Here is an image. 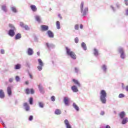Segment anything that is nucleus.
Here are the masks:
<instances>
[{
	"label": "nucleus",
	"instance_id": "41",
	"mask_svg": "<svg viewBox=\"0 0 128 128\" xmlns=\"http://www.w3.org/2000/svg\"><path fill=\"white\" fill-rule=\"evenodd\" d=\"M23 28H24L26 30H30V27H28V25H24Z\"/></svg>",
	"mask_w": 128,
	"mask_h": 128
},
{
	"label": "nucleus",
	"instance_id": "10",
	"mask_svg": "<svg viewBox=\"0 0 128 128\" xmlns=\"http://www.w3.org/2000/svg\"><path fill=\"white\" fill-rule=\"evenodd\" d=\"M40 28L42 32H46V30H48V26L46 25H42Z\"/></svg>",
	"mask_w": 128,
	"mask_h": 128
},
{
	"label": "nucleus",
	"instance_id": "3",
	"mask_svg": "<svg viewBox=\"0 0 128 128\" xmlns=\"http://www.w3.org/2000/svg\"><path fill=\"white\" fill-rule=\"evenodd\" d=\"M84 2H82L80 8L81 14H82V16H84V18H86V14L88 12V7H85L84 8Z\"/></svg>",
	"mask_w": 128,
	"mask_h": 128
},
{
	"label": "nucleus",
	"instance_id": "21",
	"mask_svg": "<svg viewBox=\"0 0 128 128\" xmlns=\"http://www.w3.org/2000/svg\"><path fill=\"white\" fill-rule=\"evenodd\" d=\"M64 104H66V106H69L70 100H68V98L64 97Z\"/></svg>",
	"mask_w": 128,
	"mask_h": 128
},
{
	"label": "nucleus",
	"instance_id": "11",
	"mask_svg": "<svg viewBox=\"0 0 128 128\" xmlns=\"http://www.w3.org/2000/svg\"><path fill=\"white\" fill-rule=\"evenodd\" d=\"M101 68L104 72V74H106V72H108V66L106 64H103L101 66Z\"/></svg>",
	"mask_w": 128,
	"mask_h": 128
},
{
	"label": "nucleus",
	"instance_id": "63",
	"mask_svg": "<svg viewBox=\"0 0 128 128\" xmlns=\"http://www.w3.org/2000/svg\"><path fill=\"white\" fill-rule=\"evenodd\" d=\"M25 84H26V85L28 84V81H26V82H25Z\"/></svg>",
	"mask_w": 128,
	"mask_h": 128
},
{
	"label": "nucleus",
	"instance_id": "49",
	"mask_svg": "<svg viewBox=\"0 0 128 128\" xmlns=\"http://www.w3.org/2000/svg\"><path fill=\"white\" fill-rule=\"evenodd\" d=\"M74 42H75L76 44H78V37L75 38Z\"/></svg>",
	"mask_w": 128,
	"mask_h": 128
},
{
	"label": "nucleus",
	"instance_id": "55",
	"mask_svg": "<svg viewBox=\"0 0 128 128\" xmlns=\"http://www.w3.org/2000/svg\"><path fill=\"white\" fill-rule=\"evenodd\" d=\"M14 104L16 106H18V100H16L14 101Z\"/></svg>",
	"mask_w": 128,
	"mask_h": 128
},
{
	"label": "nucleus",
	"instance_id": "33",
	"mask_svg": "<svg viewBox=\"0 0 128 128\" xmlns=\"http://www.w3.org/2000/svg\"><path fill=\"white\" fill-rule=\"evenodd\" d=\"M56 26L58 30H60V21L56 22Z\"/></svg>",
	"mask_w": 128,
	"mask_h": 128
},
{
	"label": "nucleus",
	"instance_id": "7",
	"mask_svg": "<svg viewBox=\"0 0 128 128\" xmlns=\"http://www.w3.org/2000/svg\"><path fill=\"white\" fill-rule=\"evenodd\" d=\"M16 30H14L12 29H10L8 31V34L11 38H14L16 36Z\"/></svg>",
	"mask_w": 128,
	"mask_h": 128
},
{
	"label": "nucleus",
	"instance_id": "14",
	"mask_svg": "<svg viewBox=\"0 0 128 128\" xmlns=\"http://www.w3.org/2000/svg\"><path fill=\"white\" fill-rule=\"evenodd\" d=\"M27 54L28 56H32V54H34V50L32 48H28Z\"/></svg>",
	"mask_w": 128,
	"mask_h": 128
},
{
	"label": "nucleus",
	"instance_id": "61",
	"mask_svg": "<svg viewBox=\"0 0 128 128\" xmlns=\"http://www.w3.org/2000/svg\"><path fill=\"white\" fill-rule=\"evenodd\" d=\"M58 16L60 18V20L62 18V15H60V14H58Z\"/></svg>",
	"mask_w": 128,
	"mask_h": 128
},
{
	"label": "nucleus",
	"instance_id": "30",
	"mask_svg": "<svg viewBox=\"0 0 128 128\" xmlns=\"http://www.w3.org/2000/svg\"><path fill=\"white\" fill-rule=\"evenodd\" d=\"M54 114L57 115L62 114V110L60 109H56L54 111Z\"/></svg>",
	"mask_w": 128,
	"mask_h": 128
},
{
	"label": "nucleus",
	"instance_id": "52",
	"mask_svg": "<svg viewBox=\"0 0 128 128\" xmlns=\"http://www.w3.org/2000/svg\"><path fill=\"white\" fill-rule=\"evenodd\" d=\"M30 94H34V90L32 88L30 89Z\"/></svg>",
	"mask_w": 128,
	"mask_h": 128
},
{
	"label": "nucleus",
	"instance_id": "35",
	"mask_svg": "<svg viewBox=\"0 0 128 128\" xmlns=\"http://www.w3.org/2000/svg\"><path fill=\"white\" fill-rule=\"evenodd\" d=\"M35 18L36 22H40V16L36 15L35 16Z\"/></svg>",
	"mask_w": 128,
	"mask_h": 128
},
{
	"label": "nucleus",
	"instance_id": "40",
	"mask_svg": "<svg viewBox=\"0 0 128 128\" xmlns=\"http://www.w3.org/2000/svg\"><path fill=\"white\" fill-rule=\"evenodd\" d=\"M26 66L28 68H30V63L28 61L26 62Z\"/></svg>",
	"mask_w": 128,
	"mask_h": 128
},
{
	"label": "nucleus",
	"instance_id": "48",
	"mask_svg": "<svg viewBox=\"0 0 128 128\" xmlns=\"http://www.w3.org/2000/svg\"><path fill=\"white\" fill-rule=\"evenodd\" d=\"M122 89L124 90H126V86H124V84L122 83Z\"/></svg>",
	"mask_w": 128,
	"mask_h": 128
},
{
	"label": "nucleus",
	"instance_id": "50",
	"mask_svg": "<svg viewBox=\"0 0 128 128\" xmlns=\"http://www.w3.org/2000/svg\"><path fill=\"white\" fill-rule=\"evenodd\" d=\"M116 8H117L118 9L120 8V4L118 3H116Z\"/></svg>",
	"mask_w": 128,
	"mask_h": 128
},
{
	"label": "nucleus",
	"instance_id": "5",
	"mask_svg": "<svg viewBox=\"0 0 128 128\" xmlns=\"http://www.w3.org/2000/svg\"><path fill=\"white\" fill-rule=\"evenodd\" d=\"M118 52L120 54V58L122 60L126 58V53L124 52V49L123 48L120 47L118 48Z\"/></svg>",
	"mask_w": 128,
	"mask_h": 128
},
{
	"label": "nucleus",
	"instance_id": "20",
	"mask_svg": "<svg viewBox=\"0 0 128 128\" xmlns=\"http://www.w3.org/2000/svg\"><path fill=\"white\" fill-rule=\"evenodd\" d=\"M119 116H120V120H122V118H124V117L126 116V112L124 111L121 112L119 114Z\"/></svg>",
	"mask_w": 128,
	"mask_h": 128
},
{
	"label": "nucleus",
	"instance_id": "54",
	"mask_svg": "<svg viewBox=\"0 0 128 128\" xmlns=\"http://www.w3.org/2000/svg\"><path fill=\"white\" fill-rule=\"evenodd\" d=\"M100 128H112L110 125H106L104 127H100Z\"/></svg>",
	"mask_w": 128,
	"mask_h": 128
},
{
	"label": "nucleus",
	"instance_id": "23",
	"mask_svg": "<svg viewBox=\"0 0 128 128\" xmlns=\"http://www.w3.org/2000/svg\"><path fill=\"white\" fill-rule=\"evenodd\" d=\"M1 9L4 12H8V8H6V5H2L1 6Z\"/></svg>",
	"mask_w": 128,
	"mask_h": 128
},
{
	"label": "nucleus",
	"instance_id": "9",
	"mask_svg": "<svg viewBox=\"0 0 128 128\" xmlns=\"http://www.w3.org/2000/svg\"><path fill=\"white\" fill-rule=\"evenodd\" d=\"M64 124L66 126V128H72V125H70V122L68 119H66L64 120Z\"/></svg>",
	"mask_w": 128,
	"mask_h": 128
},
{
	"label": "nucleus",
	"instance_id": "46",
	"mask_svg": "<svg viewBox=\"0 0 128 128\" xmlns=\"http://www.w3.org/2000/svg\"><path fill=\"white\" fill-rule=\"evenodd\" d=\"M50 100L52 102H56V96H51Z\"/></svg>",
	"mask_w": 128,
	"mask_h": 128
},
{
	"label": "nucleus",
	"instance_id": "42",
	"mask_svg": "<svg viewBox=\"0 0 128 128\" xmlns=\"http://www.w3.org/2000/svg\"><path fill=\"white\" fill-rule=\"evenodd\" d=\"M125 96L124 94H120L118 95L119 98H124Z\"/></svg>",
	"mask_w": 128,
	"mask_h": 128
},
{
	"label": "nucleus",
	"instance_id": "17",
	"mask_svg": "<svg viewBox=\"0 0 128 128\" xmlns=\"http://www.w3.org/2000/svg\"><path fill=\"white\" fill-rule=\"evenodd\" d=\"M20 38H22V34L20 33H18L15 35L14 40H20Z\"/></svg>",
	"mask_w": 128,
	"mask_h": 128
},
{
	"label": "nucleus",
	"instance_id": "4",
	"mask_svg": "<svg viewBox=\"0 0 128 128\" xmlns=\"http://www.w3.org/2000/svg\"><path fill=\"white\" fill-rule=\"evenodd\" d=\"M45 48L48 50V52H50L52 50L56 48V45L52 43L46 42L45 43Z\"/></svg>",
	"mask_w": 128,
	"mask_h": 128
},
{
	"label": "nucleus",
	"instance_id": "62",
	"mask_svg": "<svg viewBox=\"0 0 128 128\" xmlns=\"http://www.w3.org/2000/svg\"><path fill=\"white\" fill-rule=\"evenodd\" d=\"M126 92H128V86H126L125 88Z\"/></svg>",
	"mask_w": 128,
	"mask_h": 128
},
{
	"label": "nucleus",
	"instance_id": "57",
	"mask_svg": "<svg viewBox=\"0 0 128 128\" xmlns=\"http://www.w3.org/2000/svg\"><path fill=\"white\" fill-rule=\"evenodd\" d=\"M14 81V78H10L9 79V82H12Z\"/></svg>",
	"mask_w": 128,
	"mask_h": 128
},
{
	"label": "nucleus",
	"instance_id": "24",
	"mask_svg": "<svg viewBox=\"0 0 128 128\" xmlns=\"http://www.w3.org/2000/svg\"><path fill=\"white\" fill-rule=\"evenodd\" d=\"M10 10L12 12H14V14H17L18 12V10H16V6H10Z\"/></svg>",
	"mask_w": 128,
	"mask_h": 128
},
{
	"label": "nucleus",
	"instance_id": "64",
	"mask_svg": "<svg viewBox=\"0 0 128 128\" xmlns=\"http://www.w3.org/2000/svg\"><path fill=\"white\" fill-rule=\"evenodd\" d=\"M40 53L39 52H37L38 56H40Z\"/></svg>",
	"mask_w": 128,
	"mask_h": 128
},
{
	"label": "nucleus",
	"instance_id": "43",
	"mask_svg": "<svg viewBox=\"0 0 128 128\" xmlns=\"http://www.w3.org/2000/svg\"><path fill=\"white\" fill-rule=\"evenodd\" d=\"M16 80L17 82H18L20 80V78L19 76H16Z\"/></svg>",
	"mask_w": 128,
	"mask_h": 128
},
{
	"label": "nucleus",
	"instance_id": "59",
	"mask_svg": "<svg viewBox=\"0 0 128 128\" xmlns=\"http://www.w3.org/2000/svg\"><path fill=\"white\" fill-rule=\"evenodd\" d=\"M83 28H84V25H82V24H80V28L81 30H82Z\"/></svg>",
	"mask_w": 128,
	"mask_h": 128
},
{
	"label": "nucleus",
	"instance_id": "31",
	"mask_svg": "<svg viewBox=\"0 0 128 128\" xmlns=\"http://www.w3.org/2000/svg\"><path fill=\"white\" fill-rule=\"evenodd\" d=\"M8 26L10 28V30H16V28L14 26V24H9Z\"/></svg>",
	"mask_w": 128,
	"mask_h": 128
},
{
	"label": "nucleus",
	"instance_id": "56",
	"mask_svg": "<svg viewBox=\"0 0 128 128\" xmlns=\"http://www.w3.org/2000/svg\"><path fill=\"white\" fill-rule=\"evenodd\" d=\"M124 2L126 6H128V0H124Z\"/></svg>",
	"mask_w": 128,
	"mask_h": 128
},
{
	"label": "nucleus",
	"instance_id": "39",
	"mask_svg": "<svg viewBox=\"0 0 128 128\" xmlns=\"http://www.w3.org/2000/svg\"><path fill=\"white\" fill-rule=\"evenodd\" d=\"M80 28V26L78 25V24H76L74 26V30H78Z\"/></svg>",
	"mask_w": 128,
	"mask_h": 128
},
{
	"label": "nucleus",
	"instance_id": "58",
	"mask_svg": "<svg viewBox=\"0 0 128 128\" xmlns=\"http://www.w3.org/2000/svg\"><path fill=\"white\" fill-rule=\"evenodd\" d=\"M100 116H104V111H101L100 113Z\"/></svg>",
	"mask_w": 128,
	"mask_h": 128
},
{
	"label": "nucleus",
	"instance_id": "8",
	"mask_svg": "<svg viewBox=\"0 0 128 128\" xmlns=\"http://www.w3.org/2000/svg\"><path fill=\"white\" fill-rule=\"evenodd\" d=\"M23 106H24V110H25L26 112H30V107L28 102L24 103Z\"/></svg>",
	"mask_w": 128,
	"mask_h": 128
},
{
	"label": "nucleus",
	"instance_id": "29",
	"mask_svg": "<svg viewBox=\"0 0 128 128\" xmlns=\"http://www.w3.org/2000/svg\"><path fill=\"white\" fill-rule=\"evenodd\" d=\"M4 92L2 90H0V98H4Z\"/></svg>",
	"mask_w": 128,
	"mask_h": 128
},
{
	"label": "nucleus",
	"instance_id": "53",
	"mask_svg": "<svg viewBox=\"0 0 128 128\" xmlns=\"http://www.w3.org/2000/svg\"><path fill=\"white\" fill-rule=\"evenodd\" d=\"M28 74L30 78H31L32 80L34 78V76H32L30 73L28 72Z\"/></svg>",
	"mask_w": 128,
	"mask_h": 128
},
{
	"label": "nucleus",
	"instance_id": "2",
	"mask_svg": "<svg viewBox=\"0 0 128 128\" xmlns=\"http://www.w3.org/2000/svg\"><path fill=\"white\" fill-rule=\"evenodd\" d=\"M66 54L68 56H70L72 60H76V55L74 54V52L71 51L70 48L68 47H66Z\"/></svg>",
	"mask_w": 128,
	"mask_h": 128
},
{
	"label": "nucleus",
	"instance_id": "16",
	"mask_svg": "<svg viewBox=\"0 0 128 128\" xmlns=\"http://www.w3.org/2000/svg\"><path fill=\"white\" fill-rule=\"evenodd\" d=\"M38 88L40 94H44V87H42V86L41 84H39Z\"/></svg>",
	"mask_w": 128,
	"mask_h": 128
},
{
	"label": "nucleus",
	"instance_id": "27",
	"mask_svg": "<svg viewBox=\"0 0 128 128\" xmlns=\"http://www.w3.org/2000/svg\"><path fill=\"white\" fill-rule=\"evenodd\" d=\"M81 46L84 50H88V48L86 47V44L84 42H82L81 44Z\"/></svg>",
	"mask_w": 128,
	"mask_h": 128
},
{
	"label": "nucleus",
	"instance_id": "25",
	"mask_svg": "<svg viewBox=\"0 0 128 128\" xmlns=\"http://www.w3.org/2000/svg\"><path fill=\"white\" fill-rule=\"evenodd\" d=\"M72 106L76 112H80V108L76 104V103L73 102Z\"/></svg>",
	"mask_w": 128,
	"mask_h": 128
},
{
	"label": "nucleus",
	"instance_id": "13",
	"mask_svg": "<svg viewBox=\"0 0 128 128\" xmlns=\"http://www.w3.org/2000/svg\"><path fill=\"white\" fill-rule=\"evenodd\" d=\"M72 82H74V84H76V86H78L79 88H80V86H82V84H80V82H78V80L73 78Z\"/></svg>",
	"mask_w": 128,
	"mask_h": 128
},
{
	"label": "nucleus",
	"instance_id": "44",
	"mask_svg": "<svg viewBox=\"0 0 128 128\" xmlns=\"http://www.w3.org/2000/svg\"><path fill=\"white\" fill-rule=\"evenodd\" d=\"M26 94H30V89L28 88H26Z\"/></svg>",
	"mask_w": 128,
	"mask_h": 128
},
{
	"label": "nucleus",
	"instance_id": "32",
	"mask_svg": "<svg viewBox=\"0 0 128 128\" xmlns=\"http://www.w3.org/2000/svg\"><path fill=\"white\" fill-rule=\"evenodd\" d=\"M38 106L40 108H44V104L42 102H38Z\"/></svg>",
	"mask_w": 128,
	"mask_h": 128
},
{
	"label": "nucleus",
	"instance_id": "51",
	"mask_svg": "<svg viewBox=\"0 0 128 128\" xmlns=\"http://www.w3.org/2000/svg\"><path fill=\"white\" fill-rule=\"evenodd\" d=\"M0 52L1 54H5L4 50L1 49L0 50Z\"/></svg>",
	"mask_w": 128,
	"mask_h": 128
},
{
	"label": "nucleus",
	"instance_id": "22",
	"mask_svg": "<svg viewBox=\"0 0 128 128\" xmlns=\"http://www.w3.org/2000/svg\"><path fill=\"white\" fill-rule=\"evenodd\" d=\"M30 8L32 12H36L38 10V8H36V6L35 5H30Z\"/></svg>",
	"mask_w": 128,
	"mask_h": 128
},
{
	"label": "nucleus",
	"instance_id": "26",
	"mask_svg": "<svg viewBox=\"0 0 128 128\" xmlns=\"http://www.w3.org/2000/svg\"><path fill=\"white\" fill-rule=\"evenodd\" d=\"M7 92H8V94L9 96H12V88L10 86H8L7 88Z\"/></svg>",
	"mask_w": 128,
	"mask_h": 128
},
{
	"label": "nucleus",
	"instance_id": "60",
	"mask_svg": "<svg viewBox=\"0 0 128 128\" xmlns=\"http://www.w3.org/2000/svg\"><path fill=\"white\" fill-rule=\"evenodd\" d=\"M126 16H128V8L126 10Z\"/></svg>",
	"mask_w": 128,
	"mask_h": 128
},
{
	"label": "nucleus",
	"instance_id": "15",
	"mask_svg": "<svg viewBox=\"0 0 128 128\" xmlns=\"http://www.w3.org/2000/svg\"><path fill=\"white\" fill-rule=\"evenodd\" d=\"M71 90L73 92H78V86H76L74 85L71 87Z\"/></svg>",
	"mask_w": 128,
	"mask_h": 128
},
{
	"label": "nucleus",
	"instance_id": "36",
	"mask_svg": "<svg viewBox=\"0 0 128 128\" xmlns=\"http://www.w3.org/2000/svg\"><path fill=\"white\" fill-rule=\"evenodd\" d=\"M110 8L114 12H116V8H114L112 5H111Z\"/></svg>",
	"mask_w": 128,
	"mask_h": 128
},
{
	"label": "nucleus",
	"instance_id": "1",
	"mask_svg": "<svg viewBox=\"0 0 128 128\" xmlns=\"http://www.w3.org/2000/svg\"><path fill=\"white\" fill-rule=\"evenodd\" d=\"M106 92L104 90H102L100 92V100L102 104H106Z\"/></svg>",
	"mask_w": 128,
	"mask_h": 128
},
{
	"label": "nucleus",
	"instance_id": "28",
	"mask_svg": "<svg viewBox=\"0 0 128 128\" xmlns=\"http://www.w3.org/2000/svg\"><path fill=\"white\" fill-rule=\"evenodd\" d=\"M22 68V64H17L14 65V70H20Z\"/></svg>",
	"mask_w": 128,
	"mask_h": 128
},
{
	"label": "nucleus",
	"instance_id": "18",
	"mask_svg": "<svg viewBox=\"0 0 128 128\" xmlns=\"http://www.w3.org/2000/svg\"><path fill=\"white\" fill-rule=\"evenodd\" d=\"M121 120H122V121L121 122L122 124H128V117H126V118H123Z\"/></svg>",
	"mask_w": 128,
	"mask_h": 128
},
{
	"label": "nucleus",
	"instance_id": "38",
	"mask_svg": "<svg viewBox=\"0 0 128 128\" xmlns=\"http://www.w3.org/2000/svg\"><path fill=\"white\" fill-rule=\"evenodd\" d=\"M0 122H1L2 126H3L4 128H6V124H4V122L2 120V118H0Z\"/></svg>",
	"mask_w": 128,
	"mask_h": 128
},
{
	"label": "nucleus",
	"instance_id": "34",
	"mask_svg": "<svg viewBox=\"0 0 128 128\" xmlns=\"http://www.w3.org/2000/svg\"><path fill=\"white\" fill-rule=\"evenodd\" d=\"M30 104L32 106L34 104V98L32 97H30L28 100Z\"/></svg>",
	"mask_w": 128,
	"mask_h": 128
},
{
	"label": "nucleus",
	"instance_id": "12",
	"mask_svg": "<svg viewBox=\"0 0 128 128\" xmlns=\"http://www.w3.org/2000/svg\"><path fill=\"white\" fill-rule=\"evenodd\" d=\"M47 34L48 38H53L54 36V32H52V30H48L47 32Z\"/></svg>",
	"mask_w": 128,
	"mask_h": 128
},
{
	"label": "nucleus",
	"instance_id": "37",
	"mask_svg": "<svg viewBox=\"0 0 128 128\" xmlns=\"http://www.w3.org/2000/svg\"><path fill=\"white\" fill-rule=\"evenodd\" d=\"M79 72H80V68L75 67L74 68V72H76V74H78Z\"/></svg>",
	"mask_w": 128,
	"mask_h": 128
},
{
	"label": "nucleus",
	"instance_id": "6",
	"mask_svg": "<svg viewBox=\"0 0 128 128\" xmlns=\"http://www.w3.org/2000/svg\"><path fill=\"white\" fill-rule=\"evenodd\" d=\"M38 60L39 66H37V68L38 70H39V72H40L42 70V66H44V62H42V59L38 58Z\"/></svg>",
	"mask_w": 128,
	"mask_h": 128
},
{
	"label": "nucleus",
	"instance_id": "45",
	"mask_svg": "<svg viewBox=\"0 0 128 128\" xmlns=\"http://www.w3.org/2000/svg\"><path fill=\"white\" fill-rule=\"evenodd\" d=\"M32 120H34V116L32 115H30V116H29L28 120L30 122H32Z\"/></svg>",
	"mask_w": 128,
	"mask_h": 128
},
{
	"label": "nucleus",
	"instance_id": "19",
	"mask_svg": "<svg viewBox=\"0 0 128 128\" xmlns=\"http://www.w3.org/2000/svg\"><path fill=\"white\" fill-rule=\"evenodd\" d=\"M94 56H96V58L98 56H100V52H98V49L94 48V52H93Z\"/></svg>",
	"mask_w": 128,
	"mask_h": 128
},
{
	"label": "nucleus",
	"instance_id": "47",
	"mask_svg": "<svg viewBox=\"0 0 128 128\" xmlns=\"http://www.w3.org/2000/svg\"><path fill=\"white\" fill-rule=\"evenodd\" d=\"M24 24L22 22H20V26L21 28H24Z\"/></svg>",
	"mask_w": 128,
	"mask_h": 128
}]
</instances>
